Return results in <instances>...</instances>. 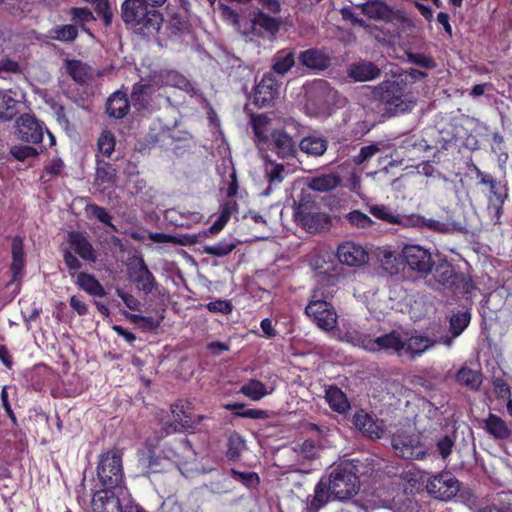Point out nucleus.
Wrapping results in <instances>:
<instances>
[{
	"mask_svg": "<svg viewBox=\"0 0 512 512\" xmlns=\"http://www.w3.org/2000/svg\"><path fill=\"white\" fill-rule=\"evenodd\" d=\"M121 17L134 34L143 39L155 37L164 21L162 13L148 8L141 0H125L121 5Z\"/></svg>",
	"mask_w": 512,
	"mask_h": 512,
	"instance_id": "obj_1",
	"label": "nucleus"
},
{
	"mask_svg": "<svg viewBox=\"0 0 512 512\" xmlns=\"http://www.w3.org/2000/svg\"><path fill=\"white\" fill-rule=\"evenodd\" d=\"M415 420L416 418H404L396 424L395 432H391V444L395 454L403 459L419 460L427 453Z\"/></svg>",
	"mask_w": 512,
	"mask_h": 512,
	"instance_id": "obj_2",
	"label": "nucleus"
},
{
	"mask_svg": "<svg viewBox=\"0 0 512 512\" xmlns=\"http://www.w3.org/2000/svg\"><path fill=\"white\" fill-rule=\"evenodd\" d=\"M431 280L454 294L468 295L474 289L471 277L464 272L456 271L445 256L436 254L433 268L429 272Z\"/></svg>",
	"mask_w": 512,
	"mask_h": 512,
	"instance_id": "obj_3",
	"label": "nucleus"
},
{
	"mask_svg": "<svg viewBox=\"0 0 512 512\" xmlns=\"http://www.w3.org/2000/svg\"><path fill=\"white\" fill-rule=\"evenodd\" d=\"M97 479L101 490H115L118 493H126L125 477L123 470V452L119 449H111L99 455L97 463Z\"/></svg>",
	"mask_w": 512,
	"mask_h": 512,
	"instance_id": "obj_4",
	"label": "nucleus"
},
{
	"mask_svg": "<svg viewBox=\"0 0 512 512\" xmlns=\"http://www.w3.org/2000/svg\"><path fill=\"white\" fill-rule=\"evenodd\" d=\"M327 480L334 498L340 501L351 499L360 488L358 468L352 460H345L333 466Z\"/></svg>",
	"mask_w": 512,
	"mask_h": 512,
	"instance_id": "obj_5",
	"label": "nucleus"
},
{
	"mask_svg": "<svg viewBox=\"0 0 512 512\" xmlns=\"http://www.w3.org/2000/svg\"><path fill=\"white\" fill-rule=\"evenodd\" d=\"M305 314L322 330L331 331L337 325L338 315L320 287L316 288L305 307Z\"/></svg>",
	"mask_w": 512,
	"mask_h": 512,
	"instance_id": "obj_6",
	"label": "nucleus"
},
{
	"mask_svg": "<svg viewBox=\"0 0 512 512\" xmlns=\"http://www.w3.org/2000/svg\"><path fill=\"white\" fill-rule=\"evenodd\" d=\"M401 259L409 271L418 278L428 279L435 257L429 249L417 244H407L402 248Z\"/></svg>",
	"mask_w": 512,
	"mask_h": 512,
	"instance_id": "obj_7",
	"label": "nucleus"
},
{
	"mask_svg": "<svg viewBox=\"0 0 512 512\" xmlns=\"http://www.w3.org/2000/svg\"><path fill=\"white\" fill-rule=\"evenodd\" d=\"M373 96L384 105L387 112L395 114L407 110L404 101V86L396 81H383L374 88Z\"/></svg>",
	"mask_w": 512,
	"mask_h": 512,
	"instance_id": "obj_8",
	"label": "nucleus"
},
{
	"mask_svg": "<svg viewBox=\"0 0 512 512\" xmlns=\"http://www.w3.org/2000/svg\"><path fill=\"white\" fill-rule=\"evenodd\" d=\"M426 489L435 499L449 501L459 492L460 482L451 472L443 471L429 478Z\"/></svg>",
	"mask_w": 512,
	"mask_h": 512,
	"instance_id": "obj_9",
	"label": "nucleus"
},
{
	"mask_svg": "<svg viewBox=\"0 0 512 512\" xmlns=\"http://www.w3.org/2000/svg\"><path fill=\"white\" fill-rule=\"evenodd\" d=\"M295 219L309 233H316L330 225L326 213L314 211V206L308 202H300L295 209Z\"/></svg>",
	"mask_w": 512,
	"mask_h": 512,
	"instance_id": "obj_10",
	"label": "nucleus"
},
{
	"mask_svg": "<svg viewBox=\"0 0 512 512\" xmlns=\"http://www.w3.org/2000/svg\"><path fill=\"white\" fill-rule=\"evenodd\" d=\"M16 135L22 142L38 145L44 137L45 124L33 114L24 113L16 120Z\"/></svg>",
	"mask_w": 512,
	"mask_h": 512,
	"instance_id": "obj_11",
	"label": "nucleus"
},
{
	"mask_svg": "<svg viewBox=\"0 0 512 512\" xmlns=\"http://www.w3.org/2000/svg\"><path fill=\"white\" fill-rule=\"evenodd\" d=\"M282 160H292L298 154V144L283 128H276L270 132V139L264 146Z\"/></svg>",
	"mask_w": 512,
	"mask_h": 512,
	"instance_id": "obj_12",
	"label": "nucleus"
},
{
	"mask_svg": "<svg viewBox=\"0 0 512 512\" xmlns=\"http://www.w3.org/2000/svg\"><path fill=\"white\" fill-rule=\"evenodd\" d=\"M280 84L271 72L265 73L253 90V103L258 108L269 107L279 95Z\"/></svg>",
	"mask_w": 512,
	"mask_h": 512,
	"instance_id": "obj_13",
	"label": "nucleus"
},
{
	"mask_svg": "<svg viewBox=\"0 0 512 512\" xmlns=\"http://www.w3.org/2000/svg\"><path fill=\"white\" fill-rule=\"evenodd\" d=\"M127 267L129 276L137 288L145 294L151 293L155 287L156 280L144 259L142 257L130 259Z\"/></svg>",
	"mask_w": 512,
	"mask_h": 512,
	"instance_id": "obj_14",
	"label": "nucleus"
},
{
	"mask_svg": "<svg viewBox=\"0 0 512 512\" xmlns=\"http://www.w3.org/2000/svg\"><path fill=\"white\" fill-rule=\"evenodd\" d=\"M444 420L445 423H441V430L435 435V442L439 455L446 459L453 451L458 427L456 418H444Z\"/></svg>",
	"mask_w": 512,
	"mask_h": 512,
	"instance_id": "obj_15",
	"label": "nucleus"
},
{
	"mask_svg": "<svg viewBox=\"0 0 512 512\" xmlns=\"http://www.w3.org/2000/svg\"><path fill=\"white\" fill-rule=\"evenodd\" d=\"M204 418H175L173 421L162 424L161 429L156 431L157 441L174 433L192 434L200 431L201 420Z\"/></svg>",
	"mask_w": 512,
	"mask_h": 512,
	"instance_id": "obj_16",
	"label": "nucleus"
},
{
	"mask_svg": "<svg viewBox=\"0 0 512 512\" xmlns=\"http://www.w3.org/2000/svg\"><path fill=\"white\" fill-rule=\"evenodd\" d=\"M125 494L115 490L96 491L91 502L92 512H123L120 498Z\"/></svg>",
	"mask_w": 512,
	"mask_h": 512,
	"instance_id": "obj_17",
	"label": "nucleus"
},
{
	"mask_svg": "<svg viewBox=\"0 0 512 512\" xmlns=\"http://www.w3.org/2000/svg\"><path fill=\"white\" fill-rule=\"evenodd\" d=\"M337 258L342 264L358 267L367 262L368 253L361 245L348 241L338 246Z\"/></svg>",
	"mask_w": 512,
	"mask_h": 512,
	"instance_id": "obj_18",
	"label": "nucleus"
},
{
	"mask_svg": "<svg viewBox=\"0 0 512 512\" xmlns=\"http://www.w3.org/2000/svg\"><path fill=\"white\" fill-rule=\"evenodd\" d=\"M353 424L362 435L370 439H380L391 433L384 418H352Z\"/></svg>",
	"mask_w": 512,
	"mask_h": 512,
	"instance_id": "obj_19",
	"label": "nucleus"
},
{
	"mask_svg": "<svg viewBox=\"0 0 512 512\" xmlns=\"http://www.w3.org/2000/svg\"><path fill=\"white\" fill-rule=\"evenodd\" d=\"M67 241L74 252L84 261L95 262L97 260L96 251L84 233L71 231L68 233Z\"/></svg>",
	"mask_w": 512,
	"mask_h": 512,
	"instance_id": "obj_20",
	"label": "nucleus"
},
{
	"mask_svg": "<svg viewBox=\"0 0 512 512\" xmlns=\"http://www.w3.org/2000/svg\"><path fill=\"white\" fill-rule=\"evenodd\" d=\"M96 161V178L95 183L101 187V191L104 192L107 188H112L116 185L117 181V170L115 166L105 159L100 158V155H95Z\"/></svg>",
	"mask_w": 512,
	"mask_h": 512,
	"instance_id": "obj_21",
	"label": "nucleus"
},
{
	"mask_svg": "<svg viewBox=\"0 0 512 512\" xmlns=\"http://www.w3.org/2000/svg\"><path fill=\"white\" fill-rule=\"evenodd\" d=\"M130 108V99L122 91L111 94L106 102V113L110 118L123 119L128 115Z\"/></svg>",
	"mask_w": 512,
	"mask_h": 512,
	"instance_id": "obj_22",
	"label": "nucleus"
},
{
	"mask_svg": "<svg viewBox=\"0 0 512 512\" xmlns=\"http://www.w3.org/2000/svg\"><path fill=\"white\" fill-rule=\"evenodd\" d=\"M361 12L370 19L381 20L386 23L393 21V11L391 7L380 0H369L360 5Z\"/></svg>",
	"mask_w": 512,
	"mask_h": 512,
	"instance_id": "obj_23",
	"label": "nucleus"
},
{
	"mask_svg": "<svg viewBox=\"0 0 512 512\" xmlns=\"http://www.w3.org/2000/svg\"><path fill=\"white\" fill-rule=\"evenodd\" d=\"M332 500L336 499L334 498L330 484L327 479L321 478L314 487V495L308 503V509L311 512H317Z\"/></svg>",
	"mask_w": 512,
	"mask_h": 512,
	"instance_id": "obj_24",
	"label": "nucleus"
},
{
	"mask_svg": "<svg viewBox=\"0 0 512 512\" xmlns=\"http://www.w3.org/2000/svg\"><path fill=\"white\" fill-rule=\"evenodd\" d=\"M298 61L301 66L312 70H324L330 65V58L316 48H309L300 52Z\"/></svg>",
	"mask_w": 512,
	"mask_h": 512,
	"instance_id": "obj_25",
	"label": "nucleus"
},
{
	"mask_svg": "<svg viewBox=\"0 0 512 512\" xmlns=\"http://www.w3.org/2000/svg\"><path fill=\"white\" fill-rule=\"evenodd\" d=\"M286 176L287 172L284 164L270 159L267 160L265 163V177L268 182V188L264 194L269 195L274 189L279 188Z\"/></svg>",
	"mask_w": 512,
	"mask_h": 512,
	"instance_id": "obj_26",
	"label": "nucleus"
},
{
	"mask_svg": "<svg viewBox=\"0 0 512 512\" xmlns=\"http://www.w3.org/2000/svg\"><path fill=\"white\" fill-rule=\"evenodd\" d=\"M380 74V69L370 61H360L349 68V76L359 82L376 79Z\"/></svg>",
	"mask_w": 512,
	"mask_h": 512,
	"instance_id": "obj_27",
	"label": "nucleus"
},
{
	"mask_svg": "<svg viewBox=\"0 0 512 512\" xmlns=\"http://www.w3.org/2000/svg\"><path fill=\"white\" fill-rule=\"evenodd\" d=\"M328 148V141L324 137L308 135L303 137L298 143V150L314 157H320L325 154Z\"/></svg>",
	"mask_w": 512,
	"mask_h": 512,
	"instance_id": "obj_28",
	"label": "nucleus"
},
{
	"mask_svg": "<svg viewBox=\"0 0 512 512\" xmlns=\"http://www.w3.org/2000/svg\"><path fill=\"white\" fill-rule=\"evenodd\" d=\"M342 180L337 172L320 174L308 181V187L316 192H329L340 186Z\"/></svg>",
	"mask_w": 512,
	"mask_h": 512,
	"instance_id": "obj_29",
	"label": "nucleus"
},
{
	"mask_svg": "<svg viewBox=\"0 0 512 512\" xmlns=\"http://www.w3.org/2000/svg\"><path fill=\"white\" fill-rule=\"evenodd\" d=\"M251 126L255 135V142L258 148H264L270 139L271 120L266 115H256L251 118Z\"/></svg>",
	"mask_w": 512,
	"mask_h": 512,
	"instance_id": "obj_30",
	"label": "nucleus"
},
{
	"mask_svg": "<svg viewBox=\"0 0 512 512\" xmlns=\"http://www.w3.org/2000/svg\"><path fill=\"white\" fill-rule=\"evenodd\" d=\"M152 93V85L136 83L133 86L130 102L137 111L147 110L152 100Z\"/></svg>",
	"mask_w": 512,
	"mask_h": 512,
	"instance_id": "obj_31",
	"label": "nucleus"
},
{
	"mask_svg": "<svg viewBox=\"0 0 512 512\" xmlns=\"http://www.w3.org/2000/svg\"><path fill=\"white\" fill-rule=\"evenodd\" d=\"M489 187L490 190V205L495 209L496 214L499 216L503 204L508 198V190L505 185H502L499 181H497L493 176L490 178V181L485 184Z\"/></svg>",
	"mask_w": 512,
	"mask_h": 512,
	"instance_id": "obj_32",
	"label": "nucleus"
},
{
	"mask_svg": "<svg viewBox=\"0 0 512 512\" xmlns=\"http://www.w3.org/2000/svg\"><path fill=\"white\" fill-rule=\"evenodd\" d=\"M295 59V52L292 49H281L275 53L271 69L283 76L295 65Z\"/></svg>",
	"mask_w": 512,
	"mask_h": 512,
	"instance_id": "obj_33",
	"label": "nucleus"
},
{
	"mask_svg": "<svg viewBox=\"0 0 512 512\" xmlns=\"http://www.w3.org/2000/svg\"><path fill=\"white\" fill-rule=\"evenodd\" d=\"M470 323V314L468 312H457L453 314L449 321V332L451 337H444L443 343L451 346L453 339L460 336Z\"/></svg>",
	"mask_w": 512,
	"mask_h": 512,
	"instance_id": "obj_34",
	"label": "nucleus"
},
{
	"mask_svg": "<svg viewBox=\"0 0 512 512\" xmlns=\"http://www.w3.org/2000/svg\"><path fill=\"white\" fill-rule=\"evenodd\" d=\"M456 382L472 391H477L482 384V373L467 366H462L456 373Z\"/></svg>",
	"mask_w": 512,
	"mask_h": 512,
	"instance_id": "obj_35",
	"label": "nucleus"
},
{
	"mask_svg": "<svg viewBox=\"0 0 512 512\" xmlns=\"http://www.w3.org/2000/svg\"><path fill=\"white\" fill-rule=\"evenodd\" d=\"M24 266L23 239L20 236H16L12 241V263L10 266L13 281H16L21 276Z\"/></svg>",
	"mask_w": 512,
	"mask_h": 512,
	"instance_id": "obj_36",
	"label": "nucleus"
},
{
	"mask_svg": "<svg viewBox=\"0 0 512 512\" xmlns=\"http://www.w3.org/2000/svg\"><path fill=\"white\" fill-rule=\"evenodd\" d=\"M252 29L256 31L258 28L271 35L276 34L280 29V21L264 13L261 10H257L253 13L251 19Z\"/></svg>",
	"mask_w": 512,
	"mask_h": 512,
	"instance_id": "obj_37",
	"label": "nucleus"
},
{
	"mask_svg": "<svg viewBox=\"0 0 512 512\" xmlns=\"http://www.w3.org/2000/svg\"><path fill=\"white\" fill-rule=\"evenodd\" d=\"M12 91L0 89V120L8 122L18 114L19 101L12 97Z\"/></svg>",
	"mask_w": 512,
	"mask_h": 512,
	"instance_id": "obj_38",
	"label": "nucleus"
},
{
	"mask_svg": "<svg viewBox=\"0 0 512 512\" xmlns=\"http://www.w3.org/2000/svg\"><path fill=\"white\" fill-rule=\"evenodd\" d=\"M325 398L330 408L339 414L346 413L350 408L346 394L338 387H329L326 390Z\"/></svg>",
	"mask_w": 512,
	"mask_h": 512,
	"instance_id": "obj_39",
	"label": "nucleus"
},
{
	"mask_svg": "<svg viewBox=\"0 0 512 512\" xmlns=\"http://www.w3.org/2000/svg\"><path fill=\"white\" fill-rule=\"evenodd\" d=\"M484 429L494 439L506 440L512 434L511 428L503 420V418H485Z\"/></svg>",
	"mask_w": 512,
	"mask_h": 512,
	"instance_id": "obj_40",
	"label": "nucleus"
},
{
	"mask_svg": "<svg viewBox=\"0 0 512 512\" xmlns=\"http://www.w3.org/2000/svg\"><path fill=\"white\" fill-rule=\"evenodd\" d=\"M373 345V350H394L398 352L405 348V342L395 331L377 337L374 339Z\"/></svg>",
	"mask_w": 512,
	"mask_h": 512,
	"instance_id": "obj_41",
	"label": "nucleus"
},
{
	"mask_svg": "<svg viewBox=\"0 0 512 512\" xmlns=\"http://www.w3.org/2000/svg\"><path fill=\"white\" fill-rule=\"evenodd\" d=\"M77 285L89 295L103 297L106 291L101 283L92 274L81 272L77 276Z\"/></svg>",
	"mask_w": 512,
	"mask_h": 512,
	"instance_id": "obj_42",
	"label": "nucleus"
},
{
	"mask_svg": "<svg viewBox=\"0 0 512 512\" xmlns=\"http://www.w3.org/2000/svg\"><path fill=\"white\" fill-rule=\"evenodd\" d=\"M435 341L430 339L427 336H411L408 341L405 343L406 352L410 355L411 358H415L417 356H421L424 352L429 350Z\"/></svg>",
	"mask_w": 512,
	"mask_h": 512,
	"instance_id": "obj_43",
	"label": "nucleus"
},
{
	"mask_svg": "<svg viewBox=\"0 0 512 512\" xmlns=\"http://www.w3.org/2000/svg\"><path fill=\"white\" fill-rule=\"evenodd\" d=\"M380 262L382 268L390 275H396L405 268V263L401 259V253L396 254L392 251H384Z\"/></svg>",
	"mask_w": 512,
	"mask_h": 512,
	"instance_id": "obj_44",
	"label": "nucleus"
},
{
	"mask_svg": "<svg viewBox=\"0 0 512 512\" xmlns=\"http://www.w3.org/2000/svg\"><path fill=\"white\" fill-rule=\"evenodd\" d=\"M66 70L69 76L78 84H87L90 78L87 65L80 60H67Z\"/></svg>",
	"mask_w": 512,
	"mask_h": 512,
	"instance_id": "obj_45",
	"label": "nucleus"
},
{
	"mask_svg": "<svg viewBox=\"0 0 512 512\" xmlns=\"http://www.w3.org/2000/svg\"><path fill=\"white\" fill-rule=\"evenodd\" d=\"M116 139L114 134L109 130H104L97 140V153L100 158H110L115 151Z\"/></svg>",
	"mask_w": 512,
	"mask_h": 512,
	"instance_id": "obj_46",
	"label": "nucleus"
},
{
	"mask_svg": "<svg viewBox=\"0 0 512 512\" xmlns=\"http://www.w3.org/2000/svg\"><path fill=\"white\" fill-rule=\"evenodd\" d=\"M78 34V28L73 24L57 25L50 31V37L61 42H72L78 37Z\"/></svg>",
	"mask_w": 512,
	"mask_h": 512,
	"instance_id": "obj_47",
	"label": "nucleus"
},
{
	"mask_svg": "<svg viewBox=\"0 0 512 512\" xmlns=\"http://www.w3.org/2000/svg\"><path fill=\"white\" fill-rule=\"evenodd\" d=\"M246 449V443L243 437L238 433H232L227 440L226 457L230 461L239 460L242 452Z\"/></svg>",
	"mask_w": 512,
	"mask_h": 512,
	"instance_id": "obj_48",
	"label": "nucleus"
},
{
	"mask_svg": "<svg viewBox=\"0 0 512 512\" xmlns=\"http://www.w3.org/2000/svg\"><path fill=\"white\" fill-rule=\"evenodd\" d=\"M235 248V242L222 239L213 245H205L203 247V253L214 257H224L231 253Z\"/></svg>",
	"mask_w": 512,
	"mask_h": 512,
	"instance_id": "obj_49",
	"label": "nucleus"
},
{
	"mask_svg": "<svg viewBox=\"0 0 512 512\" xmlns=\"http://www.w3.org/2000/svg\"><path fill=\"white\" fill-rule=\"evenodd\" d=\"M42 150H38L33 145H13L10 148V155L17 161L24 162L29 158H36Z\"/></svg>",
	"mask_w": 512,
	"mask_h": 512,
	"instance_id": "obj_50",
	"label": "nucleus"
},
{
	"mask_svg": "<svg viewBox=\"0 0 512 512\" xmlns=\"http://www.w3.org/2000/svg\"><path fill=\"white\" fill-rule=\"evenodd\" d=\"M69 14L71 20L77 23L82 30L89 32L85 24L95 20V17L90 9L86 7H73L70 9Z\"/></svg>",
	"mask_w": 512,
	"mask_h": 512,
	"instance_id": "obj_51",
	"label": "nucleus"
},
{
	"mask_svg": "<svg viewBox=\"0 0 512 512\" xmlns=\"http://www.w3.org/2000/svg\"><path fill=\"white\" fill-rule=\"evenodd\" d=\"M230 474L234 480L242 483L248 489L256 488L260 484V477L256 472H241L232 468Z\"/></svg>",
	"mask_w": 512,
	"mask_h": 512,
	"instance_id": "obj_52",
	"label": "nucleus"
},
{
	"mask_svg": "<svg viewBox=\"0 0 512 512\" xmlns=\"http://www.w3.org/2000/svg\"><path fill=\"white\" fill-rule=\"evenodd\" d=\"M85 210L89 217H93L106 226L115 229V226L112 223V216L104 207L97 204H88Z\"/></svg>",
	"mask_w": 512,
	"mask_h": 512,
	"instance_id": "obj_53",
	"label": "nucleus"
},
{
	"mask_svg": "<svg viewBox=\"0 0 512 512\" xmlns=\"http://www.w3.org/2000/svg\"><path fill=\"white\" fill-rule=\"evenodd\" d=\"M241 392L254 400H258L266 394V387L259 380H250L242 386Z\"/></svg>",
	"mask_w": 512,
	"mask_h": 512,
	"instance_id": "obj_54",
	"label": "nucleus"
},
{
	"mask_svg": "<svg viewBox=\"0 0 512 512\" xmlns=\"http://www.w3.org/2000/svg\"><path fill=\"white\" fill-rule=\"evenodd\" d=\"M371 214L379 220L385 221L390 224L399 223V216L395 215L389 207L384 205L372 206L370 209Z\"/></svg>",
	"mask_w": 512,
	"mask_h": 512,
	"instance_id": "obj_55",
	"label": "nucleus"
},
{
	"mask_svg": "<svg viewBox=\"0 0 512 512\" xmlns=\"http://www.w3.org/2000/svg\"><path fill=\"white\" fill-rule=\"evenodd\" d=\"M64 162L62 159L57 158L52 160L51 164L46 165L43 169V173L41 175V179L43 181H50L58 176H60L64 169Z\"/></svg>",
	"mask_w": 512,
	"mask_h": 512,
	"instance_id": "obj_56",
	"label": "nucleus"
},
{
	"mask_svg": "<svg viewBox=\"0 0 512 512\" xmlns=\"http://www.w3.org/2000/svg\"><path fill=\"white\" fill-rule=\"evenodd\" d=\"M94 5L95 12L100 16L105 25L109 26L112 22V12L108 0H87Z\"/></svg>",
	"mask_w": 512,
	"mask_h": 512,
	"instance_id": "obj_57",
	"label": "nucleus"
},
{
	"mask_svg": "<svg viewBox=\"0 0 512 512\" xmlns=\"http://www.w3.org/2000/svg\"><path fill=\"white\" fill-rule=\"evenodd\" d=\"M29 0H0V7L12 15L24 13Z\"/></svg>",
	"mask_w": 512,
	"mask_h": 512,
	"instance_id": "obj_58",
	"label": "nucleus"
},
{
	"mask_svg": "<svg viewBox=\"0 0 512 512\" xmlns=\"http://www.w3.org/2000/svg\"><path fill=\"white\" fill-rule=\"evenodd\" d=\"M299 447V452L305 459L313 460L319 456L320 444L313 439H306Z\"/></svg>",
	"mask_w": 512,
	"mask_h": 512,
	"instance_id": "obj_59",
	"label": "nucleus"
},
{
	"mask_svg": "<svg viewBox=\"0 0 512 512\" xmlns=\"http://www.w3.org/2000/svg\"><path fill=\"white\" fill-rule=\"evenodd\" d=\"M20 73H22V68L18 61L7 56L0 59V78L5 79L4 74Z\"/></svg>",
	"mask_w": 512,
	"mask_h": 512,
	"instance_id": "obj_60",
	"label": "nucleus"
},
{
	"mask_svg": "<svg viewBox=\"0 0 512 512\" xmlns=\"http://www.w3.org/2000/svg\"><path fill=\"white\" fill-rule=\"evenodd\" d=\"M194 410V403L190 399H178L171 405L173 416H190Z\"/></svg>",
	"mask_w": 512,
	"mask_h": 512,
	"instance_id": "obj_61",
	"label": "nucleus"
},
{
	"mask_svg": "<svg viewBox=\"0 0 512 512\" xmlns=\"http://www.w3.org/2000/svg\"><path fill=\"white\" fill-rule=\"evenodd\" d=\"M231 216L230 208L227 204H225L222 208L221 214L219 217L213 222V224L208 228V232L210 234L219 233L225 225L228 223Z\"/></svg>",
	"mask_w": 512,
	"mask_h": 512,
	"instance_id": "obj_62",
	"label": "nucleus"
},
{
	"mask_svg": "<svg viewBox=\"0 0 512 512\" xmlns=\"http://www.w3.org/2000/svg\"><path fill=\"white\" fill-rule=\"evenodd\" d=\"M346 218L350 224L360 228H366L372 224L370 217L359 210L351 211Z\"/></svg>",
	"mask_w": 512,
	"mask_h": 512,
	"instance_id": "obj_63",
	"label": "nucleus"
},
{
	"mask_svg": "<svg viewBox=\"0 0 512 512\" xmlns=\"http://www.w3.org/2000/svg\"><path fill=\"white\" fill-rule=\"evenodd\" d=\"M189 23L188 21L182 17L179 14H174L168 23V29L170 30L171 34L173 35H179L186 30H188Z\"/></svg>",
	"mask_w": 512,
	"mask_h": 512,
	"instance_id": "obj_64",
	"label": "nucleus"
}]
</instances>
